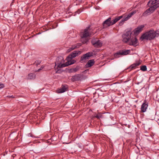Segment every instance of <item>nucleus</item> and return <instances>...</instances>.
Instances as JSON below:
<instances>
[{
	"mask_svg": "<svg viewBox=\"0 0 159 159\" xmlns=\"http://www.w3.org/2000/svg\"><path fill=\"white\" fill-rule=\"evenodd\" d=\"M59 59V58H57V62H55V68H56V66H57V68L58 69V68H62L63 67H65L66 66H68V65H67L68 64L67 63V62H66L64 64H61L60 62V63H57V61Z\"/></svg>",
	"mask_w": 159,
	"mask_h": 159,
	"instance_id": "obj_10",
	"label": "nucleus"
},
{
	"mask_svg": "<svg viewBox=\"0 0 159 159\" xmlns=\"http://www.w3.org/2000/svg\"><path fill=\"white\" fill-rule=\"evenodd\" d=\"M78 69L77 68H74L72 70L71 72H76L77 70Z\"/></svg>",
	"mask_w": 159,
	"mask_h": 159,
	"instance_id": "obj_30",
	"label": "nucleus"
},
{
	"mask_svg": "<svg viewBox=\"0 0 159 159\" xmlns=\"http://www.w3.org/2000/svg\"><path fill=\"white\" fill-rule=\"evenodd\" d=\"M121 52L120 50L119 52L115 53L114 54V56L116 58H118L120 57V55H121Z\"/></svg>",
	"mask_w": 159,
	"mask_h": 159,
	"instance_id": "obj_22",
	"label": "nucleus"
},
{
	"mask_svg": "<svg viewBox=\"0 0 159 159\" xmlns=\"http://www.w3.org/2000/svg\"><path fill=\"white\" fill-rule=\"evenodd\" d=\"M43 66H41L39 69L37 71H39L40 70H42V69H43Z\"/></svg>",
	"mask_w": 159,
	"mask_h": 159,
	"instance_id": "obj_31",
	"label": "nucleus"
},
{
	"mask_svg": "<svg viewBox=\"0 0 159 159\" xmlns=\"http://www.w3.org/2000/svg\"><path fill=\"white\" fill-rule=\"evenodd\" d=\"M70 57H68L66 58L67 60V65H70L74 63L75 62V61L72 59Z\"/></svg>",
	"mask_w": 159,
	"mask_h": 159,
	"instance_id": "obj_16",
	"label": "nucleus"
},
{
	"mask_svg": "<svg viewBox=\"0 0 159 159\" xmlns=\"http://www.w3.org/2000/svg\"><path fill=\"white\" fill-rule=\"evenodd\" d=\"M93 53L92 52H89L87 53L81 57L80 61L81 62H85L86 60L89 59L90 57L93 56Z\"/></svg>",
	"mask_w": 159,
	"mask_h": 159,
	"instance_id": "obj_5",
	"label": "nucleus"
},
{
	"mask_svg": "<svg viewBox=\"0 0 159 159\" xmlns=\"http://www.w3.org/2000/svg\"><path fill=\"white\" fill-rule=\"evenodd\" d=\"M150 7L149 8L147 9L145 12L143 14V16H147L148 15H150L151 13H153L156 9V6H153L151 5H148Z\"/></svg>",
	"mask_w": 159,
	"mask_h": 159,
	"instance_id": "obj_4",
	"label": "nucleus"
},
{
	"mask_svg": "<svg viewBox=\"0 0 159 159\" xmlns=\"http://www.w3.org/2000/svg\"><path fill=\"white\" fill-rule=\"evenodd\" d=\"M81 53V52L80 51H74L70 55H69L68 57H70L71 58H73Z\"/></svg>",
	"mask_w": 159,
	"mask_h": 159,
	"instance_id": "obj_13",
	"label": "nucleus"
},
{
	"mask_svg": "<svg viewBox=\"0 0 159 159\" xmlns=\"http://www.w3.org/2000/svg\"><path fill=\"white\" fill-rule=\"evenodd\" d=\"M125 21L124 20L122 19L119 22V25L120 26L122 25L124 23V22Z\"/></svg>",
	"mask_w": 159,
	"mask_h": 159,
	"instance_id": "obj_24",
	"label": "nucleus"
},
{
	"mask_svg": "<svg viewBox=\"0 0 159 159\" xmlns=\"http://www.w3.org/2000/svg\"><path fill=\"white\" fill-rule=\"evenodd\" d=\"M155 33L156 34V35L157 36H158L159 35V29L155 31Z\"/></svg>",
	"mask_w": 159,
	"mask_h": 159,
	"instance_id": "obj_27",
	"label": "nucleus"
},
{
	"mask_svg": "<svg viewBox=\"0 0 159 159\" xmlns=\"http://www.w3.org/2000/svg\"><path fill=\"white\" fill-rule=\"evenodd\" d=\"M111 17L109 18L107 20H105L103 22V25H106L107 26H110L112 25V22L111 21Z\"/></svg>",
	"mask_w": 159,
	"mask_h": 159,
	"instance_id": "obj_15",
	"label": "nucleus"
},
{
	"mask_svg": "<svg viewBox=\"0 0 159 159\" xmlns=\"http://www.w3.org/2000/svg\"><path fill=\"white\" fill-rule=\"evenodd\" d=\"M140 70L143 71H146L147 70V67L146 66H141Z\"/></svg>",
	"mask_w": 159,
	"mask_h": 159,
	"instance_id": "obj_23",
	"label": "nucleus"
},
{
	"mask_svg": "<svg viewBox=\"0 0 159 159\" xmlns=\"http://www.w3.org/2000/svg\"><path fill=\"white\" fill-rule=\"evenodd\" d=\"M92 34L91 31H90V27H88L83 32H81L80 34L81 37L83 38H86L90 36Z\"/></svg>",
	"mask_w": 159,
	"mask_h": 159,
	"instance_id": "obj_3",
	"label": "nucleus"
},
{
	"mask_svg": "<svg viewBox=\"0 0 159 159\" xmlns=\"http://www.w3.org/2000/svg\"><path fill=\"white\" fill-rule=\"evenodd\" d=\"M140 64V63L139 61H137L135 63L131 65L129 68L130 69V70H132L135 69L136 67L139 66Z\"/></svg>",
	"mask_w": 159,
	"mask_h": 159,
	"instance_id": "obj_17",
	"label": "nucleus"
},
{
	"mask_svg": "<svg viewBox=\"0 0 159 159\" xmlns=\"http://www.w3.org/2000/svg\"><path fill=\"white\" fill-rule=\"evenodd\" d=\"M137 40L135 37H131L129 41L128 42V44L130 45L136 46L137 43Z\"/></svg>",
	"mask_w": 159,
	"mask_h": 159,
	"instance_id": "obj_9",
	"label": "nucleus"
},
{
	"mask_svg": "<svg viewBox=\"0 0 159 159\" xmlns=\"http://www.w3.org/2000/svg\"><path fill=\"white\" fill-rule=\"evenodd\" d=\"M144 25H141L139 26L137 28H136L134 30V34H139L143 30L144 27Z\"/></svg>",
	"mask_w": 159,
	"mask_h": 159,
	"instance_id": "obj_12",
	"label": "nucleus"
},
{
	"mask_svg": "<svg viewBox=\"0 0 159 159\" xmlns=\"http://www.w3.org/2000/svg\"><path fill=\"white\" fill-rule=\"evenodd\" d=\"M75 48V47L74 48H69L68 50V51L69 52H70L71 51L73 50Z\"/></svg>",
	"mask_w": 159,
	"mask_h": 159,
	"instance_id": "obj_29",
	"label": "nucleus"
},
{
	"mask_svg": "<svg viewBox=\"0 0 159 159\" xmlns=\"http://www.w3.org/2000/svg\"><path fill=\"white\" fill-rule=\"evenodd\" d=\"M68 86L67 85H62L61 88L57 90V92L58 93H64L67 90Z\"/></svg>",
	"mask_w": 159,
	"mask_h": 159,
	"instance_id": "obj_11",
	"label": "nucleus"
},
{
	"mask_svg": "<svg viewBox=\"0 0 159 159\" xmlns=\"http://www.w3.org/2000/svg\"><path fill=\"white\" fill-rule=\"evenodd\" d=\"M88 41V40L86 39V41H85V42H83V43H86V42H87Z\"/></svg>",
	"mask_w": 159,
	"mask_h": 159,
	"instance_id": "obj_32",
	"label": "nucleus"
},
{
	"mask_svg": "<svg viewBox=\"0 0 159 159\" xmlns=\"http://www.w3.org/2000/svg\"><path fill=\"white\" fill-rule=\"evenodd\" d=\"M157 37L155 31L152 30L143 34L141 36L140 39L143 40H151Z\"/></svg>",
	"mask_w": 159,
	"mask_h": 159,
	"instance_id": "obj_1",
	"label": "nucleus"
},
{
	"mask_svg": "<svg viewBox=\"0 0 159 159\" xmlns=\"http://www.w3.org/2000/svg\"><path fill=\"white\" fill-rule=\"evenodd\" d=\"M148 5H151L154 7L156 6V8L159 7V0H150L148 2Z\"/></svg>",
	"mask_w": 159,
	"mask_h": 159,
	"instance_id": "obj_7",
	"label": "nucleus"
},
{
	"mask_svg": "<svg viewBox=\"0 0 159 159\" xmlns=\"http://www.w3.org/2000/svg\"><path fill=\"white\" fill-rule=\"evenodd\" d=\"M82 11H80V10H79L77 11H76L75 13V14L74 15V16L76 14H79L80 13H81L82 12Z\"/></svg>",
	"mask_w": 159,
	"mask_h": 159,
	"instance_id": "obj_28",
	"label": "nucleus"
},
{
	"mask_svg": "<svg viewBox=\"0 0 159 159\" xmlns=\"http://www.w3.org/2000/svg\"><path fill=\"white\" fill-rule=\"evenodd\" d=\"M59 70H57L56 71V73H59Z\"/></svg>",
	"mask_w": 159,
	"mask_h": 159,
	"instance_id": "obj_34",
	"label": "nucleus"
},
{
	"mask_svg": "<svg viewBox=\"0 0 159 159\" xmlns=\"http://www.w3.org/2000/svg\"><path fill=\"white\" fill-rule=\"evenodd\" d=\"M93 45L95 47L99 48L102 45V43L99 40H96L95 39H93L91 41Z\"/></svg>",
	"mask_w": 159,
	"mask_h": 159,
	"instance_id": "obj_6",
	"label": "nucleus"
},
{
	"mask_svg": "<svg viewBox=\"0 0 159 159\" xmlns=\"http://www.w3.org/2000/svg\"><path fill=\"white\" fill-rule=\"evenodd\" d=\"M5 87L4 84L0 82V89H2Z\"/></svg>",
	"mask_w": 159,
	"mask_h": 159,
	"instance_id": "obj_25",
	"label": "nucleus"
},
{
	"mask_svg": "<svg viewBox=\"0 0 159 159\" xmlns=\"http://www.w3.org/2000/svg\"><path fill=\"white\" fill-rule=\"evenodd\" d=\"M122 17H123V16H119L116 17L115 18H114L112 20H111V22L112 23V25L114 24Z\"/></svg>",
	"mask_w": 159,
	"mask_h": 159,
	"instance_id": "obj_18",
	"label": "nucleus"
},
{
	"mask_svg": "<svg viewBox=\"0 0 159 159\" xmlns=\"http://www.w3.org/2000/svg\"><path fill=\"white\" fill-rule=\"evenodd\" d=\"M121 55H125L129 54L130 52V50H120Z\"/></svg>",
	"mask_w": 159,
	"mask_h": 159,
	"instance_id": "obj_21",
	"label": "nucleus"
},
{
	"mask_svg": "<svg viewBox=\"0 0 159 159\" xmlns=\"http://www.w3.org/2000/svg\"><path fill=\"white\" fill-rule=\"evenodd\" d=\"M28 136H31V137H32V136H31V135H30V134H29Z\"/></svg>",
	"mask_w": 159,
	"mask_h": 159,
	"instance_id": "obj_35",
	"label": "nucleus"
},
{
	"mask_svg": "<svg viewBox=\"0 0 159 159\" xmlns=\"http://www.w3.org/2000/svg\"><path fill=\"white\" fill-rule=\"evenodd\" d=\"M148 104L146 102L143 103L141 107V111L143 112H145L148 107Z\"/></svg>",
	"mask_w": 159,
	"mask_h": 159,
	"instance_id": "obj_14",
	"label": "nucleus"
},
{
	"mask_svg": "<svg viewBox=\"0 0 159 159\" xmlns=\"http://www.w3.org/2000/svg\"><path fill=\"white\" fill-rule=\"evenodd\" d=\"M94 63V61L93 60H90L88 61L86 65L87 67H89L93 66Z\"/></svg>",
	"mask_w": 159,
	"mask_h": 159,
	"instance_id": "obj_19",
	"label": "nucleus"
},
{
	"mask_svg": "<svg viewBox=\"0 0 159 159\" xmlns=\"http://www.w3.org/2000/svg\"><path fill=\"white\" fill-rule=\"evenodd\" d=\"M36 75L34 74L31 73L28 74L27 79L28 80H33L35 78Z\"/></svg>",
	"mask_w": 159,
	"mask_h": 159,
	"instance_id": "obj_20",
	"label": "nucleus"
},
{
	"mask_svg": "<svg viewBox=\"0 0 159 159\" xmlns=\"http://www.w3.org/2000/svg\"><path fill=\"white\" fill-rule=\"evenodd\" d=\"M76 1H78L79 2H81L82 1V0H76Z\"/></svg>",
	"mask_w": 159,
	"mask_h": 159,
	"instance_id": "obj_33",
	"label": "nucleus"
},
{
	"mask_svg": "<svg viewBox=\"0 0 159 159\" xmlns=\"http://www.w3.org/2000/svg\"><path fill=\"white\" fill-rule=\"evenodd\" d=\"M131 31H129L122 35V37L123 42L127 43L129 41L130 39L131 38Z\"/></svg>",
	"mask_w": 159,
	"mask_h": 159,
	"instance_id": "obj_2",
	"label": "nucleus"
},
{
	"mask_svg": "<svg viewBox=\"0 0 159 159\" xmlns=\"http://www.w3.org/2000/svg\"><path fill=\"white\" fill-rule=\"evenodd\" d=\"M136 13V11H132L130 12L129 14L126 15H123V17H124L123 19L125 21H127L134 14H135Z\"/></svg>",
	"mask_w": 159,
	"mask_h": 159,
	"instance_id": "obj_8",
	"label": "nucleus"
},
{
	"mask_svg": "<svg viewBox=\"0 0 159 159\" xmlns=\"http://www.w3.org/2000/svg\"><path fill=\"white\" fill-rule=\"evenodd\" d=\"M102 115L101 114H99L95 116V117L97 118L98 119H99L101 117Z\"/></svg>",
	"mask_w": 159,
	"mask_h": 159,
	"instance_id": "obj_26",
	"label": "nucleus"
}]
</instances>
